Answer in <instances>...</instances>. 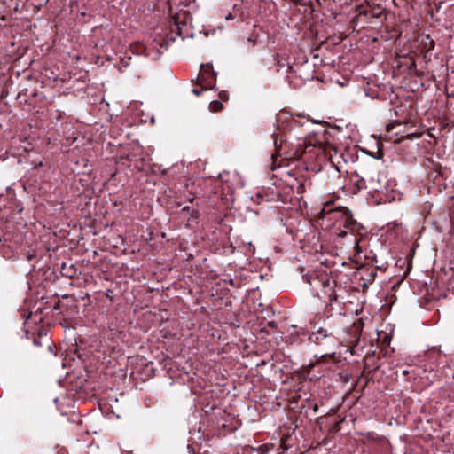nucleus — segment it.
<instances>
[{
    "mask_svg": "<svg viewBox=\"0 0 454 454\" xmlns=\"http://www.w3.org/2000/svg\"><path fill=\"white\" fill-rule=\"evenodd\" d=\"M317 217L333 223V227L340 231L339 232H336L339 237H353L350 243L354 245L356 253L359 254L362 252V249L359 247V242L362 239L360 231L363 229V226L353 218V215L348 207H334L331 202L325 203L317 213Z\"/></svg>",
    "mask_w": 454,
    "mask_h": 454,
    "instance_id": "1",
    "label": "nucleus"
},
{
    "mask_svg": "<svg viewBox=\"0 0 454 454\" xmlns=\"http://www.w3.org/2000/svg\"><path fill=\"white\" fill-rule=\"evenodd\" d=\"M275 146V153L272 154V160L274 164L277 163L278 157H284L285 160L298 157L300 152L298 148L291 147V144L280 133H274L272 135Z\"/></svg>",
    "mask_w": 454,
    "mask_h": 454,
    "instance_id": "2",
    "label": "nucleus"
},
{
    "mask_svg": "<svg viewBox=\"0 0 454 454\" xmlns=\"http://www.w3.org/2000/svg\"><path fill=\"white\" fill-rule=\"evenodd\" d=\"M216 82V73L213 70V66L209 63L200 66V72L196 78L198 85H206L212 89Z\"/></svg>",
    "mask_w": 454,
    "mask_h": 454,
    "instance_id": "3",
    "label": "nucleus"
},
{
    "mask_svg": "<svg viewBox=\"0 0 454 454\" xmlns=\"http://www.w3.org/2000/svg\"><path fill=\"white\" fill-rule=\"evenodd\" d=\"M324 287L321 289V299L328 304L337 301V294L335 293L336 282L330 277L325 276Z\"/></svg>",
    "mask_w": 454,
    "mask_h": 454,
    "instance_id": "4",
    "label": "nucleus"
},
{
    "mask_svg": "<svg viewBox=\"0 0 454 454\" xmlns=\"http://www.w3.org/2000/svg\"><path fill=\"white\" fill-rule=\"evenodd\" d=\"M325 276L321 275L318 276L316 273L313 274H307L302 277L304 281H306L308 284H309L311 287L312 294L315 297H321V289L324 287L325 283Z\"/></svg>",
    "mask_w": 454,
    "mask_h": 454,
    "instance_id": "5",
    "label": "nucleus"
},
{
    "mask_svg": "<svg viewBox=\"0 0 454 454\" xmlns=\"http://www.w3.org/2000/svg\"><path fill=\"white\" fill-rule=\"evenodd\" d=\"M325 339H333V335L324 327L317 328L309 336V340L316 344H320V341Z\"/></svg>",
    "mask_w": 454,
    "mask_h": 454,
    "instance_id": "6",
    "label": "nucleus"
},
{
    "mask_svg": "<svg viewBox=\"0 0 454 454\" xmlns=\"http://www.w3.org/2000/svg\"><path fill=\"white\" fill-rule=\"evenodd\" d=\"M7 225L6 213L0 208V232L6 231L8 230Z\"/></svg>",
    "mask_w": 454,
    "mask_h": 454,
    "instance_id": "7",
    "label": "nucleus"
},
{
    "mask_svg": "<svg viewBox=\"0 0 454 454\" xmlns=\"http://www.w3.org/2000/svg\"><path fill=\"white\" fill-rule=\"evenodd\" d=\"M425 39H426V41L424 42L425 47L427 48V51L433 50L434 47V41L428 35H425Z\"/></svg>",
    "mask_w": 454,
    "mask_h": 454,
    "instance_id": "8",
    "label": "nucleus"
},
{
    "mask_svg": "<svg viewBox=\"0 0 454 454\" xmlns=\"http://www.w3.org/2000/svg\"><path fill=\"white\" fill-rule=\"evenodd\" d=\"M210 109L214 112H218L222 109L223 104L218 100H214L210 103Z\"/></svg>",
    "mask_w": 454,
    "mask_h": 454,
    "instance_id": "9",
    "label": "nucleus"
},
{
    "mask_svg": "<svg viewBox=\"0 0 454 454\" xmlns=\"http://www.w3.org/2000/svg\"><path fill=\"white\" fill-rule=\"evenodd\" d=\"M201 86H202V89H192V93L194 94L195 96H200L204 90H210V88H208V86H206L204 84Z\"/></svg>",
    "mask_w": 454,
    "mask_h": 454,
    "instance_id": "10",
    "label": "nucleus"
},
{
    "mask_svg": "<svg viewBox=\"0 0 454 454\" xmlns=\"http://www.w3.org/2000/svg\"><path fill=\"white\" fill-rule=\"evenodd\" d=\"M223 190H227V193L231 192V187L228 184H226V187H223Z\"/></svg>",
    "mask_w": 454,
    "mask_h": 454,
    "instance_id": "11",
    "label": "nucleus"
},
{
    "mask_svg": "<svg viewBox=\"0 0 454 454\" xmlns=\"http://www.w3.org/2000/svg\"><path fill=\"white\" fill-rule=\"evenodd\" d=\"M219 179L221 182H223L224 181V175L223 174H220L219 175Z\"/></svg>",
    "mask_w": 454,
    "mask_h": 454,
    "instance_id": "12",
    "label": "nucleus"
},
{
    "mask_svg": "<svg viewBox=\"0 0 454 454\" xmlns=\"http://www.w3.org/2000/svg\"><path fill=\"white\" fill-rule=\"evenodd\" d=\"M226 20H231L233 19L232 15L231 13H229L226 17H225Z\"/></svg>",
    "mask_w": 454,
    "mask_h": 454,
    "instance_id": "13",
    "label": "nucleus"
},
{
    "mask_svg": "<svg viewBox=\"0 0 454 454\" xmlns=\"http://www.w3.org/2000/svg\"><path fill=\"white\" fill-rule=\"evenodd\" d=\"M318 409V406L317 404H315L314 407H313V411L316 412Z\"/></svg>",
    "mask_w": 454,
    "mask_h": 454,
    "instance_id": "14",
    "label": "nucleus"
}]
</instances>
